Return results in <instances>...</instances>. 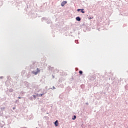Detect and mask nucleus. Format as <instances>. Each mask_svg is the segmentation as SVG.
<instances>
[{"mask_svg":"<svg viewBox=\"0 0 128 128\" xmlns=\"http://www.w3.org/2000/svg\"><path fill=\"white\" fill-rule=\"evenodd\" d=\"M36 70H37L36 72L32 71V74H34V75H37L39 72H40V69H38V68H37Z\"/></svg>","mask_w":128,"mask_h":128,"instance_id":"f257e3e1","label":"nucleus"},{"mask_svg":"<svg viewBox=\"0 0 128 128\" xmlns=\"http://www.w3.org/2000/svg\"><path fill=\"white\" fill-rule=\"evenodd\" d=\"M67 4V2L66 1H64L63 2H62V4H61V6H64V5L66 4Z\"/></svg>","mask_w":128,"mask_h":128,"instance_id":"f03ea898","label":"nucleus"},{"mask_svg":"<svg viewBox=\"0 0 128 128\" xmlns=\"http://www.w3.org/2000/svg\"><path fill=\"white\" fill-rule=\"evenodd\" d=\"M84 9H78L77 11L80 12V10H81L82 12V14H84Z\"/></svg>","mask_w":128,"mask_h":128,"instance_id":"7ed1b4c3","label":"nucleus"},{"mask_svg":"<svg viewBox=\"0 0 128 128\" xmlns=\"http://www.w3.org/2000/svg\"><path fill=\"white\" fill-rule=\"evenodd\" d=\"M76 20H77L78 22H80V20H81V19L80 18V16H78V17L76 18Z\"/></svg>","mask_w":128,"mask_h":128,"instance_id":"20e7f679","label":"nucleus"},{"mask_svg":"<svg viewBox=\"0 0 128 128\" xmlns=\"http://www.w3.org/2000/svg\"><path fill=\"white\" fill-rule=\"evenodd\" d=\"M55 126H58V120H56L55 122H54Z\"/></svg>","mask_w":128,"mask_h":128,"instance_id":"39448f33","label":"nucleus"},{"mask_svg":"<svg viewBox=\"0 0 128 128\" xmlns=\"http://www.w3.org/2000/svg\"><path fill=\"white\" fill-rule=\"evenodd\" d=\"M76 118V116H74V118H72V119L73 120H74Z\"/></svg>","mask_w":128,"mask_h":128,"instance_id":"423d86ee","label":"nucleus"},{"mask_svg":"<svg viewBox=\"0 0 128 128\" xmlns=\"http://www.w3.org/2000/svg\"><path fill=\"white\" fill-rule=\"evenodd\" d=\"M79 73L80 74V75L82 74V71H80Z\"/></svg>","mask_w":128,"mask_h":128,"instance_id":"0eeeda50","label":"nucleus"},{"mask_svg":"<svg viewBox=\"0 0 128 128\" xmlns=\"http://www.w3.org/2000/svg\"><path fill=\"white\" fill-rule=\"evenodd\" d=\"M44 94H40L39 95L40 96L42 97Z\"/></svg>","mask_w":128,"mask_h":128,"instance_id":"6e6552de","label":"nucleus"},{"mask_svg":"<svg viewBox=\"0 0 128 128\" xmlns=\"http://www.w3.org/2000/svg\"><path fill=\"white\" fill-rule=\"evenodd\" d=\"M33 96L34 98H36V96Z\"/></svg>","mask_w":128,"mask_h":128,"instance_id":"1a4fd4ad","label":"nucleus"},{"mask_svg":"<svg viewBox=\"0 0 128 128\" xmlns=\"http://www.w3.org/2000/svg\"><path fill=\"white\" fill-rule=\"evenodd\" d=\"M12 109H13L14 110H15V108H13Z\"/></svg>","mask_w":128,"mask_h":128,"instance_id":"9d476101","label":"nucleus"},{"mask_svg":"<svg viewBox=\"0 0 128 128\" xmlns=\"http://www.w3.org/2000/svg\"><path fill=\"white\" fill-rule=\"evenodd\" d=\"M53 88H54V89H55V88H56L54 86H53Z\"/></svg>","mask_w":128,"mask_h":128,"instance_id":"9b49d317","label":"nucleus"},{"mask_svg":"<svg viewBox=\"0 0 128 128\" xmlns=\"http://www.w3.org/2000/svg\"><path fill=\"white\" fill-rule=\"evenodd\" d=\"M18 98H20V97H18Z\"/></svg>","mask_w":128,"mask_h":128,"instance_id":"f8f14e48","label":"nucleus"}]
</instances>
